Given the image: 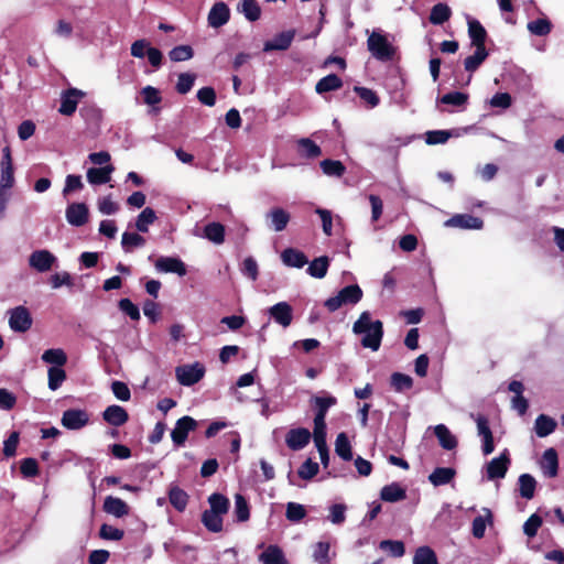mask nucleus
Segmentation results:
<instances>
[{
  "label": "nucleus",
  "instance_id": "obj_48",
  "mask_svg": "<svg viewBox=\"0 0 564 564\" xmlns=\"http://www.w3.org/2000/svg\"><path fill=\"white\" fill-rule=\"evenodd\" d=\"M155 220V212L151 207H145L137 217L135 228L140 232H148L149 225H152Z\"/></svg>",
  "mask_w": 564,
  "mask_h": 564
},
{
  "label": "nucleus",
  "instance_id": "obj_37",
  "mask_svg": "<svg viewBox=\"0 0 564 564\" xmlns=\"http://www.w3.org/2000/svg\"><path fill=\"white\" fill-rule=\"evenodd\" d=\"M260 561L263 564H286L283 551L278 545H269L260 554Z\"/></svg>",
  "mask_w": 564,
  "mask_h": 564
},
{
  "label": "nucleus",
  "instance_id": "obj_15",
  "mask_svg": "<svg viewBox=\"0 0 564 564\" xmlns=\"http://www.w3.org/2000/svg\"><path fill=\"white\" fill-rule=\"evenodd\" d=\"M445 224L446 226L462 229H481L484 227V220L481 218L469 214H456Z\"/></svg>",
  "mask_w": 564,
  "mask_h": 564
},
{
  "label": "nucleus",
  "instance_id": "obj_5",
  "mask_svg": "<svg viewBox=\"0 0 564 564\" xmlns=\"http://www.w3.org/2000/svg\"><path fill=\"white\" fill-rule=\"evenodd\" d=\"M197 422L192 416L185 415L178 419L175 427L171 432V438L176 446H183L187 440L188 433L195 431Z\"/></svg>",
  "mask_w": 564,
  "mask_h": 564
},
{
  "label": "nucleus",
  "instance_id": "obj_21",
  "mask_svg": "<svg viewBox=\"0 0 564 564\" xmlns=\"http://www.w3.org/2000/svg\"><path fill=\"white\" fill-rule=\"evenodd\" d=\"M541 468L549 478H554L558 474V456L557 452L551 447L545 449L542 455Z\"/></svg>",
  "mask_w": 564,
  "mask_h": 564
},
{
  "label": "nucleus",
  "instance_id": "obj_27",
  "mask_svg": "<svg viewBox=\"0 0 564 564\" xmlns=\"http://www.w3.org/2000/svg\"><path fill=\"white\" fill-rule=\"evenodd\" d=\"M485 516H477L471 523V533L476 539H482L487 523L492 524L494 516L490 509L484 508Z\"/></svg>",
  "mask_w": 564,
  "mask_h": 564
},
{
  "label": "nucleus",
  "instance_id": "obj_24",
  "mask_svg": "<svg viewBox=\"0 0 564 564\" xmlns=\"http://www.w3.org/2000/svg\"><path fill=\"white\" fill-rule=\"evenodd\" d=\"M281 259L285 265L297 269L303 268L308 262L305 253L294 248L284 249Z\"/></svg>",
  "mask_w": 564,
  "mask_h": 564
},
{
  "label": "nucleus",
  "instance_id": "obj_26",
  "mask_svg": "<svg viewBox=\"0 0 564 564\" xmlns=\"http://www.w3.org/2000/svg\"><path fill=\"white\" fill-rule=\"evenodd\" d=\"M343 87V79L336 74H329L321 78L315 85V91L319 95L335 91Z\"/></svg>",
  "mask_w": 564,
  "mask_h": 564
},
{
  "label": "nucleus",
  "instance_id": "obj_9",
  "mask_svg": "<svg viewBox=\"0 0 564 564\" xmlns=\"http://www.w3.org/2000/svg\"><path fill=\"white\" fill-rule=\"evenodd\" d=\"M510 465L508 449H505L499 457L492 458L487 465V477L490 480L503 478Z\"/></svg>",
  "mask_w": 564,
  "mask_h": 564
},
{
  "label": "nucleus",
  "instance_id": "obj_54",
  "mask_svg": "<svg viewBox=\"0 0 564 564\" xmlns=\"http://www.w3.org/2000/svg\"><path fill=\"white\" fill-rule=\"evenodd\" d=\"M379 547L393 557H401L405 553L404 543L402 541L383 540L380 542Z\"/></svg>",
  "mask_w": 564,
  "mask_h": 564
},
{
  "label": "nucleus",
  "instance_id": "obj_36",
  "mask_svg": "<svg viewBox=\"0 0 564 564\" xmlns=\"http://www.w3.org/2000/svg\"><path fill=\"white\" fill-rule=\"evenodd\" d=\"M237 9L250 22H254L260 19L261 9L257 0H240Z\"/></svg>",
  "mask_w": 564,
  "mask_h": 564
},
{
  "label": "nucleus",
  "instance_id": "obj_47",
  "mask_svg": "<svg viewBox=\"0 0 564 564\" xmlns=\"http://www.w3.org/2000/svg\"><path fill=\"white\" fill-rule=\"evenodd\" d=\"M297 144L302 156L315 159L322 155L321 147L308 138L300 139Z\"/></svg>",
  "mask_w": 564,
  "mask_h": 564
},
{
  "label": "nucleus",
  "instance_id": "obj_16",
  "mask_svg": "<svg viewBox=\"0 0 564 564\" xmlns=\"http://www.w3.org/2000/svg\"><path fill=\"white\" fill-rule=\"evenodd\" d=\"M230 19L229 7L225 2H216L208 13V24L212 28H220Z\"/></svg>",
  "mask_w": 564,
  "mask_h": 564
},
{
  "label": "nucleus",
  "instance_id": "obj_45",
  "mask_svg": "<svg viewBox=\"0 0 564 564\" xmlns=\"http://www.w3.org/2000/svg\"><path fill=\"white\" fill-rule=\"evenodd\" d=\"M319 166L327 176L341 177L346 173V166L338 160L325 159Z\"/></svg>",
  "mask_w": 564,
  "mask_h": 564
},
{
  "label": "nucleus",
  "instance_id": "obj_39",
  "mask_svg": "<svg viewBox=\"0 0 564 564\" xmlns=\"http://www.w3.org/2000/svg\"><path fill=\"white\" fill-rule=\"evenodd\" d=\"M208 503L210 506L208 509L210 512L219 513L221 516L226 514L230 507L229 499L219 492L212 494L208 497Z\"/></svg>",
  "mask_w": 564,
  "mask_h": 564
},
{
  "label": "nucleus",
  "instance_id": "obj_14",
  "mask_svg": "<svg viewBox=\"0 0 564 564\" xmlns=\"http://www.w3.org/2000/svg\"><path fill=\"white\" fill-rule=\"evenodd\" d=\"M270 316L275 323L283 327L291 325L293 319V310L288 302H279L269 308Z\"/></svg>",
  "mask_w": 564,
  "mask_h": 564
},
{
  "label": "nucleus",
  "instance_id": "obj_44",
  "mask_svg": "<svg viewBox=\"0 0 564 564\" xmlns=\"http://www.w3.org/2000/svg\"><path fill=\"white\" fill-rule=\"evenodd\" d=\"M202 523L210 532L218 533L223 531V516L219 513L205 510L202 514Z\"/></svg>",
  "mask_w": 564,
  "mask_h": 564
},
{
  "label": "nucleus",
  "instance_id": "obj_50",
  "mask_svg": "<svg viewBox=\"0 0 564 564\" xmlns=\"http://www.w3.org/2000/svg\"><path fill=\"white\" fill-rule=\"evenodd\" d=\"M413 564H437L436 554L430 546H420L415 551Z\"/></svg>",
  "mask_w": 564,
  "mask_h": 564
},
{
  "label": "nucleus",
  "instance_id": "obj_34",
  "mask_svg": "<svg viewBox=\"0 0 564 564\" xmlns=\"http://www.w3.org/2000/svg\"><path fill=\"white\" fill-rule=\"evenodd\" d=\"M147 240L138 232L124 231L121 237V247L126 253L132 252L135 248H141Z\"/></svg>",
  "mask_w": 564,
  "mask_h": 564
},
{
  "label": "nucleus",
  "instance_id": "obj_17",
  "mask_svg": "<svg viewBox=\"0 0 564 564\" xmlns=\"http://www.w3.org/2000/svg\"><path fill=\"white\" fill-rule=\"evenodd\" d=\"M295 36L294 30H289L276 34L272 40L265 41L263 45L264 52L285 51L288 50Z\"/></svg>",
  "mask_w": 564,
  "mask_h": 564
},
{
  "label": "nucleus",
  "instance_id": "obj_23",
  "mask_svg": "<svg viewBox=\"0 0 564 564\" xmlns=\"http://www.w3.org/2000/svg\"><path fill=\"white\" fill-rule=\"evenodd\" d=\"M115 167L111 164L101 167H90L87 171V181L93 185H101L110 182Z\"/></svg>",
  "mask_w": 564,
  "mask_h": 564
},
{
  "label": "nucleus",
  "instance_id": "obj_12",
  "mask_svg": "<svg viewBox=\"0 0 564 564\" xmlns=\"http://www.w3.org/2000/svg\"><path fill=\"white\" fill-rule=\"evenodd\" d=\"M312 434L305 427L291 429L285 436L286 446L292 451L304 448L311 441Z\"/></svg>",
  "mask_w": 564,
  "mask_h": 564
},
{
  "label": "nucleus",
  "instance_id": "obj_59",
  "mask_svg": "<svg viewBox=\"0 0 564 564\" xmlns=\"http://www.w3.org/2000/svg\"><path fill=\"white\" fill-rule=\"evenodd\" d=\"M196 75L192 73H181L177 78L175 89L178 94L185 95L191 91L194 86Z\"/></svg>",
  "mask_w": 564,
  "mask_h": 564
},
{
  "label": "nucleus",
  "instance_id": "obj_61",
  "mask_svg": "<svg viewBox=\"0 0 564 564\" xmlns=\"http://www.w3.org/2000/svg\"><path fill=\"white\" fill-rule=\"evenodd\" d=\"M306 516V510L303 505L296 502H289L286 505L285 517L289 521L300 522Z\"/></svg>",
  "mask_w": 564,
  "mask_h": 564
},
{
  "label": "nucleus",
  "instance_id": "obj_32",
  "mask_svg": "<svg viewBox=\"0 0 564 564\" xmlns=\"http://www.w3.org/2000/svg\"><path fill=\"white\" fill-rule=\"evenodd\" d=\"M435 436L440 445L447 451H452L457 446V440L444 424L436 425L434 429Z\"/></svg>",
  "mask_w": 564,
  "mask_h": 564
},
{
  "label": "nucleus",
  "instance_id": "obj_35",
  "mask_svg": "<svg viewBox=\"0 0 564 564\" xmlns=\"http://www.w3.org/2000/svg\"><path fill=\"white\" fill-rule=\"evenodd\" d=\"M452 15V10L446 3H436L431 9L429 20L434 25H441L448 21Z\"/></svg>",
  "mask_w": 564,
  "mask_h": 564
},
{
  "label": "nucleus",
  "instance_id": "obj_58",
  "mask_svg": "<svg viewBox=\"0 0 564 564\" xmlns=\"http://www.w3.org/2000/svg\"><path fill=\"white\" fill-rule=\"evenodd\" d=\"M194 56V51L189 45H177L169 52V57L173 62H183L191 59Z\"/></svg>",
  "mask_w": 564,
  "mask_h": 564
},
{
  "label": "nucleus",
  "instance_id": "obj_2",
  "mask_svg": "<svg viewBox=\"0 0 564 564\" xmlns=\"http://www.w3.org/2000/svg\"><path fill=\"white\" fill-rule=\"evenodd\" d=\"M367 47L371 55L381 62H390L397 54V48L389 42L387 35L377 31L369 35Z\"/></svg>",
  "mask_w": 564,
  "mask_h": 564
},
{
  "label": "nucleus",
  "instance_id": "obj_1",
  "mask_svg": "<svg viewBox=\"0 0 564 564\" xmlns=\"http://www.w3.org/2000/svg\"><path fill=\"white\" fill-rule=\"evenodd\" d=\"M352 332L356 335H362L361 346L372 351L379 350L383 337V323L379 319L371 321V314L368 311L362 312L352 325Z\"/></svg>",
  "mask_w": 564,
  "mask_h": 564
},
{
  "label": "nucleus",
  "instance_id": "obj_33",
  "mask_svg": "<svg viewBox=\"0 0 564 564\" xmlns=\"http://www.w3.org/2000/svg\"><path fill=\"white\" fill-rule=\"evenodd\" d=\"M329 258L327 256H321L310 262L307 273L315 279H323L329 268Z\"/></svg>",
  "mask_w": 564,
  "mask_h": 564
},
{
  "label": "nucleus",
  "instance_id": "obj_13",
  "mask_svg": "<svg viewBox=\"0 0 564 564\" xmlns=\"http://www.w3.org/2000/svg\"><path fill=\"white\" fill-rule=\"evenodd\" d=\"M89 210L84 203H72L66 208V219L72 226L80 227L88 221Z\"/></svg>",
  "mask_w": 564,
  "mask_h": 564
},
{
  "label": "nucleus",
  "instance_id": "obj_42",
  "mask_svg": "<svg viewBox=\"0 0 564 564\" xmlns=\"http://www.w3.org/2000/svg\"><path fill=\"white\" fill-rule=\"evenodd\" d=\"M390 386L395 392H404L413 388V379L402 372H393L390 376Z\"/></svg>",
  "mask_w": 564,
  "mask_h": 564
},
{
  "label": "nucleus",
  "instance_id": "obj_56",
  "mask_svg": "<svg viewBox=\"0 0 564 564\" xmlns=\"http://www.w3.org/2000/svg\"><path fill=\"white\" fill-rule=\"evenodd\" d=\"M452 135L448 130H431L425 133V142L429 145L444 144Z\"/></svg>",
  "mask_w": 564,
  "mask_h": 564
},
{
  "label": "nucleus",
  "instance_id": "obj_7",
  "mask_svg": "<svg viewBox=\"0 0 564 564\" xmlns=\"http://www.w3.org/2000/svg\"><path fill=\"white\" fill-rule=\"evenodd\" d=\"M56 262V257L48 250H35L29 257V265L39 272H47Z\"/></svg>",
  "mask_w": 564,
  "mask_h": 564
},
{
  "label": "nucleus",
  "instance_id": "obj_51",
  "mask_svg": "<svg viewBox=\"0 0 564 564\" xmlns=\"http://www.w3.org/2000/svg\"><path fill=\"white\" fill-rule=\"evenodd\" d=\"M354 91L360 97V99L370 108H375L379 105L380 98L377 93L370 88L355 86Z\"/></svg>",
  "mask_w": 564,
  "mask_h": 564
},
{
  "label": "nucleus",
  "instance_id": "obj_30",
  "mask_svg": "<svg viewBox=\"0 0 564 564\" xmlns=\"http://www.w3.org/2000/svg\"><path fill=\"white\" fill-rule=\"evenodd\" d=\"M557 426L554 419L549 415L540 414L535 419L534 431L539 437H546L552 434Z\"/></svg>",
  "mask_w": 564,
  "mask_h": 564
},
{
  "label": "nucleus",
  "instance_id": "obj_41",
  "mask_svg": "<svg viewBox=\"0 0 564 564\" xmlns=\"http://www.w3.org/2000/svg\"><path fill=\"white\" fill-rule=\"evenodd\" d=\"M335 452L341 459L346 462L352 459L351 445L345 432H341L337 435L335 441Z\"/></svg>",
  "mask_w": 564,
  "mask_h": 564
},
{
  "label": "nucleus",
  "instance_id": "obj_64",
  "mask_svg": "<svg viewBox=\"0 0 564 564\" xmlns=\"http://www.w3.org/2000/svg\"><path fill=\"white\" fill-rule=\"evenodd\" d=\"M118 307L132 321H139L141 317L139 307L130 299H121L118 302Z\"/></svg>",
  "mask_w": 564,
  "mask_h": 564
},
{
  "label": "nucleus",
  "instance_id": "obj_62",
  "mask_svg": "<svg viewBox=\"0 0 564 564\" xmlns=\"http://www.w3.org/2000/svg\"><path fill=\"white\" fill-rule=\"evenodd\" d=\"M319 471L318 464L313 462L311 458H307L299 468L297 475L300 478L304 480L312 479Z\"/></svg>",
  "mask_w": 564,
  "mask_h": 564
},
{
  "label": "nucleus",
  "instance_id": "obj_53",
  "mask_svg": "<svg viewBox=\"0 0 564 564\" xmlns=\"http://www.w3.org/2000/svg\"><path fill=\"white\" fill-rule=\"evenodd\" d=\"M468 98H469V96L466 93L451 91V93L443 95L440 98V102H442L444 105H452V106L460 108L467 104Z\"/></svg>",
  "mask_w": 564,
  "mask_h": 564
},
{
  "label": "nucleus",
  "instance_id": "obj_40",
  "mask_svg": "<svg viewBox=\"0 0 564 564\" xmlns=\"http://www.w3.org/2000/svg\"><path fill=\"white\" fill-rule=\"evenodd\" d=\"M489 52L487 48H476L474 54L466 57L464 61V68L468 73L476 72L479 66L486 61Z\"/></svg>",
  "mask_w": 564,
  "mask_h": 564
},
{
  "label": "nucleus",
  "instance_id": "obj_49",
  "mask_svg": "<svg viewBox=\"0 0 564 564\" xmlns=\"http://www.w3.org/2000/svg\"><path fill=\"white\" fill-rule=\"evenodd\" d=\"M528 30L533 35L545 36L551 33L552 23L546 18L536 19L528 23Z\"/></svg>",
  "mask_w": 564,
  "mask_h": 564
},
{
  "label": "nucleus",
  "instance_id": "obj_60",
  "mask_svg": "<svg viewBox=\"0 0 564 564\" xmlns=\"http://www.w3.org/2000/svg\"><path fill=\"white\" fill-rule=\"evenodd\" d=\"M20 441V433L13 431L10 433L7 440L3 442V456L7 458L13 457L17 454V448Z\"/></svg>",
  "mask_w": 564,
  "mask_h": 564
},
{
  "label": "nucleus",
  "instance_id": "obj_20",
  "mask_svg": "<svg viewBox=\"0 0 564 564\" xmlns=\"http://www.w3.org/2000/svg\"><path fill=\"white\" fill-rule=\"evenodd\" d=\"M468 35L473 46L476 48H486V40L488 34L486 29L478 20H468Z\"/></svg>",
  "mask_w": 564,
  "mask_h": 564
},
{
  "label": "nucleus",
  "instance_id": "obj_25",
  "mask_svg": "<svg viewBox=\"0 0 564 564\" xmlns=\"http://www.w3.org/2000/svg\"><path fill=\"white\" fill-rule=\"evenodd\" d=\"M380 498L386 502H398L406 498V490L400 484L392 482L382 487Z\"/></svg>",
  "mask_w": 564,
  "mask_h": 564
},
{
  "label": "nucleus",
  "instance_id": "obj_8",
  "mask_svg": "<svg viewBox=\"0 0 564 564\" xmlns=\"http://www.w3.org/2000/svg\"><path fill=\"white\" fill-rule=\"evenodd\" d=\"M85 96V93L77 88H68L62 94L59 113L64 116H72L76 109L79 100Z\"/></svg>",
  "mask_w": 564,
  "mask_h": 564
},
{
  "label": "nucleus",
  "instance_id": "obj_11",
  "mask_svg": "<svg viewBox=\"0 0 564 564\" xmlns=\"http://www.w3.org/2000/svg\"><path fill=\"white\" fill-rule=\"evenodd\" d=\"M89 415L86 411L79 409H68L64 411L62 416V424L68 430H79L87 425Z\"/></svg>",
  "mask_w": 564,
  "mask_h": 564
},
{
  "label": "nucleus",
  "instance_id": "obj_22",
  "mask_svg": "<svg viewBox=\"0 0 564 564\" xmlns=\"http://www.w3.org/2000/svg\"><path fill=\"white\" fill-rule=\"evenodd\" d=\"M102 509L106 513L122 518L129 514L130 507L120 498L108 496L105 498Z\"/></svg>",
  "mask_w": 564,
  "mask_h": 564
},
{
  "label": "nucleus",
  "instance_id": "obj_31",
  "mask_svg": "<svg viewBox=\"0 0 564 564\" xmlns=\"http://www.w3.org/2000/svg\"><path fill=\"white\" fill-rule=\"evenodd\" d=\"M226 229L220 223H208L204 227V237L215 245H221L225 241Z\"/></svg>",
  "mask_w": 564,
  "mask_h": 564
},
{
  "label": "nucleus",
  "instance_id": "obj_28",
  "mask_svg": "<svg viewBox=\"0 0 564 564\" xmlns=\"http://www.w3.org/2000/svg\"><path fill=\"white\" fill-rule=\"evenodd\" d=\"M188 495L185 490L174 485L169 489V501L175 510L183 512L188 503Z\"/></svg>",
  "mask_w": 564,
  "mask_h": 564
},
{
  "label": "nucleus",
  "instance_id": "obj_55",
  "mask_svg": "<svg viewBox=\"0 0 564 564\" xmlns=\"http://www.w3.org/2000/svg\"><path fill=\"white\" fill-rule=\"evenodd\" d=\"M20 471L24 478H34L39 476L40 468L35 458L28 457L20 462Z\"/></svg>",
  "mask_w": 564,
  "mask_h": 564
},
{
  "label": "nucleus",
  "instance_id": "obj_18",
  "mask_svg": "<svg viewBox=\"0 0 564 564\" xmlns=\"http://www.w3.org/2000/svg\"><path fill=\"white\" fill-rule=\"evenodd\" d=\"M265 218L269 223V227L274 231H282L286 228L291 215L289 212L281 207H273L267 213Z\"/></svg>",
  "mask_w": 564,
  "mask_h": 564
},
{
  "label": "nucleus",
  "instance_id": "obj_3",
  "mask_svg": "<svg viewBox=\"0 0 564 564\" xmlns=\"http://www.w3.org/2000/svg\"><path fill=\"white\" fill-rule=\"evenodd\" d=\"M362 290L358 284H350L343 288L337 295L328 297L324 305L329 312H335L343 305L357 304L362 299Z\"/></svg>",
  "mask_w": 564,
  "mask_h": 564
},
{
  "label": "nucleus",
  "instance_id": "obj_38",
  "mask_svg": "<svg viewBox=\"0 0 564 564\" xmlns=\"http://www.w3.org/2000/svg\"><path fill=\"white\" fill-rule=\"evenodd\" d=\"M520 496L524 499H532L534 497L536 480L530 474H522L518 479Z\"/></svg>",
  "mask_w": 564,
  "mask_h": 564
},
{
  "label": "nucleus",
  "instance_id": "obj_29",
  "mask_svg": "<svg viewBox=\"0 0 564 564\" xmlns=\"http://www.w3.org/2000/svg\"><path fill=\"white\" fill-rule=\"evenodd\" d=\"M456 475V470L452 467H437L429 476V480L435 487L449 484Z\"/></svg>",
  "mask_w": 564,
  "mask_h": 564
},
{
  "label": "nucleus",
  "instance_id": "obj_63",
  "mask_svg": "<svg viewBox=\"0 0 564 564\" xmlns=\"http://www.w3.org/2000/svg\"><path fill=\"white\" fill-rule=\"evenodd\" d=\"M329 549L330 545L328 542H317L313 551L314 561L318 564H328L330 561L328 555Z\"/></svg>",
  "mask_w": 564,
  "mask_h": 564
},
{
  "label": "nucleus",
  "instance_id": "obj_4",
  "mask_svg": "<svg viewBox=\"0 0 564 564\" xmlns=\"http://www.w3.org/2000/svg\"><path fill=\"white\" fill-rule=\"evenodd\" d=\"M176 379L180 384L191 387L197 383L205 375V367L199 362L178 366L175 369Z\"/></svg>",
  "mask_w": 564,
  "mask_h": 564
},
{
  "label": "nucleus",
  "instance_id": "obj_46",
  "mask_svg": "<svg viewBox=\"0 0 564 564\" xmlns=\"http://www.w3.org/2000/svg\"><path fill=\"white\" fill-rule=\"evenodd\" d=\"M236 520L238 522H246L250 518V507L246 497L241 494L235 495V510Z\"/></svg>",
  "mask_w": 564,
  "mask_h": 564
},
{
  "label": "nucleus",
  "instance_id": "obj_6",
  "mask_svg": "<svg viewBox=\"0 0 564 564\" xmlns=\"http://www.w3.org/2000/svg\"><path fill=\"white\" fill-rule=\"evenodd\" d=\"M9 325L12 330L25 333L32 326V316L25 306H17L10 310Z\"/></svg>",
  "mask_w": 564,
  "mask_h": 564
},
{
  "label": "nucleus",
  "instance_id": "obj_57",
  "mask_svg": "<svg viewBox=\"0 0 564 564\" xmlns=\"http://www.w3.org/2000/svg\"><path fill=\"white\" fill-rule=\"evenodd\" d=\"M315 408V414L326 415L328 409L337 403V399L333 395L314 397L312 399Z\"/></svg>",
  "mask_w": 564,
  "mask_h": 564
},
{
  "label": "nucleus",
  "instance_id": "obj_19",
  "mask_svg": "<svg viewBox=\"0 0 564 564\" xmlns=\"http://www.w3.org/2000/svg\"><path fill=\"white\" fill-rule=\"evenodd\" d=\"M102 419L112 426H122L129 421V414L120 405H109L102 412Z\"/></svg>",
  "mask_w": 564,
  "mask_h": 564
},
{
  "label": "nucleus",
  "instance_id": "obj_52",
  "mask_svg": "<svg viewBox=\"0 0 564 564\" xmlns=\"http://www.w3.org/2000/svg\"><path fill=\"white\" fill-rule=\"evenodd\" d=\"M48 388L52 391L57 390L66 380V372L62 367H50L47 371Z\"/></svg>",
  "mask_w": 564,
  "mask_h": 564
},
{
  "label": "nucleus",
  "instance_id": "obj_43",
  "mask_svg": "<svg viewBox=\"0 0 564 564\" xmlns=\"http://www.w3.org/2000/svg\"><path fill=\"white\" fill-rule=\"evenodd\" d=\"M42 360L52 367H63L67 362V355L61 348H51L43 352Z\"/></svg>",
  "mask_w": 564,
  "mask_h": 564
},
{
  "label": "nucleus",
  "instance_id": "obj_10",
  "mask_svg": "<svg viewBox=\"0 0 564 564\" xmlns=\"http://www.w3.org/2000/svg\"><path fill=\"white\" fill-rule=\"evenodd\" d=\"M154 267L159 272L175 273L180 276H184L187 273L185 263L176 257H160L155 261Z\"/></svg>",
  "mask_w": 564,
  "mask_h": 564
}]
</instances>
